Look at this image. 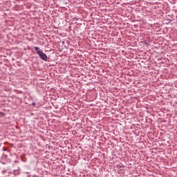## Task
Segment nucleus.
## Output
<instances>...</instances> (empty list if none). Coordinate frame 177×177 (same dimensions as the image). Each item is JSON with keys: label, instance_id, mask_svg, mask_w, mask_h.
Masks as SVG:
<instances>
[{"label": "nucleus", "instance_id": "nucleus-1", "mask_svg": "<svg viewBox=\"0 0 177 177\" xmlns=\"http://www.w3.org/2000/svg\"><path fill=\"white\" fill-rule=\"evenodd\" d=\"M37 55H39L40 59H42V60L46 61L48 59V55L42 51H38Z\"/></svg>", "mask_w": 177, "mask_h": 177}, {"label": "nucleus", "instance_id": "nucleus-2", "mask_svg": "<svg viewBox=\"0 0 177 177\" xmlns=\"http://www.w3.org/2000/svg\"><path fill=\"white\" fill-rule=\"evenodd\" d=\"M34 49H35V50H37V52H42V50H39V47L35 46V47H34Z\"/></svg>", "mask_w": 177, "mask_h": 177}, {"label": "nucleus", "instance_id": "nucleus-3", "mask_svg": "<svg viewBox=\"0 0 177 177\" xmlns=\"http://www.w3.org/2000/svg\"><path fill=\"white\" fill-rule=\"evenodd\" d=\"M32 106H35V102L32 103Z\"/></svg>", "mask_w": 177, "mask_h": 177}]
</instances>
